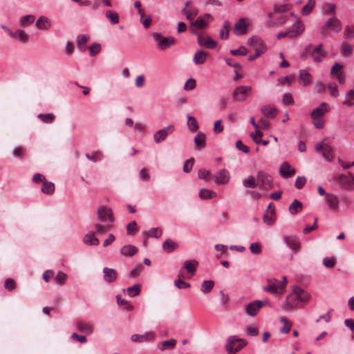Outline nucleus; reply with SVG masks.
<instances>
[{"label":"nucleus","instance_id":"obj_1","mask_svg":"<svg viewBox=\"0 0 354 354\" xmlns=\"http://www.w3.org/2000/svg\"><path fill=\"white\" fill-rule=\"evenodd\" d=\"M247 345V341L236 335L230 336L226 342L225 348L227 354H236Z\"/></svg>","mask_w":354,"mask_h":354},{"label":"nucleus","instance_id":"obj_2","mask_svg":"<svg viewBox=\"0 0 354 354\" xmlns=\"http://www.w3.org/2000/svg\"><path fill=\"white\" fill-rule=\"evenodd\" d=\"M248 46H252L254 48V54L259 57L266 50V45L261 38L257 36H252L247 41Z\"/></svg>","mask_w":354,"mask_h":354},{"label":"nucleus","instance_id":"obj_3","mask_svg":"<svg viewBox=\"0 0 354 354\" xmlns=\"http://www.w3.org/2000/svg\"><path fill=\"white\" fill-rule=\"evenodd\" d=\"M257 178L260 188L272 189L273 187L272 177L266 171H259Z\"/></svg>","mask_w":354,"mask_h":354},{"label":"nucleus","instance_id":"obj_4","mask_svg":"<svg viewBox=\"0 0 354 354\" xmlns=\"http://www.w3.org/2000/svg\"><path fill=\"white\" fill-rule=\"evenodd\" d=\"M252 91L250 86H240L236 87L232 93L233 99L236 101L243 102L249 96Z\"/></svg>","mask_w":354,"mask_h":354},{"label":"nucleus","instance_id":"obj_5","mask_svg":"<svg viewBox=\"0 0 354 354\" xmlns=\"http://www.w3.org/2000/svg\"><path fill=\"white\" fill-rule=\"evenodd\" d=\"M97 216L101 221H104L107 218L111 223L114 221L113 211L107 206H101L97 208Z\"/></svg>","mask_w":354,"mask_h":354},{"label":"nucleus","instance_id":"obj_6","mask_svg":"<svg viewBox=\"0 0 354 354\" xmlns=\"http://www.w3.org/2000/svg\"><path fill=\"white\" fill-rule=\"evenodd\" d=\"M268 285L263 288L264 291H267L273 294L281 295L283 293V286L278 283L276 279H268Z\"/></svg>","mask_w":354,"mask_h":354},{"label":"nucleus","instance_id":"obj_7","mask_svg":"<svg viewBox=\"0 0 354 354\" xmlns=\"http://www.w3.org/2000/svg\"><path fill=\"white\" fill-rule=\"evenodd\" d=\"M263 306V302L261 300H255L247 305L246 313L251 317L257 315L259 310Z\"/></svg>","mask_w":354,"mask_h":354},{"label":"nucleus","instance_id":"obj_8","mask_svg":"<svg viewBox=\"0 0 354 354\" xmlns=\"http://www.w3.org/2000/svg\"><path fill=\"white\" fill-rule=\"evenodd\" d=\"M288 30L290 32V38H295L304 32V26L301 21L298 20Z\"/></svg>","mask_w":354,"mask_h":354},{"label":"nucleus","instance_id":"obj_9","mask_svg":"<svg viewBox=\"0 0 354 354\" xmlns=\"http://www.w3.org/2000/svg\"><path fill=\"white\" fill-rule=\"evenodd\" d=\"M325 28H328L335 32H339L342 29V24L336 17H333L325 23Z\"/></svg>","mask_w":354,"mask_h":354},{"label":"nucleus","instance_id":"obj_10","mask_svg":"<svg viewBox=\"0 0 354 354\" xmlns=\"http://www.w3.org/2000/svg\"><path fill=\"white\" fill-rule=\"evenodd\" d=\"M155 335L153 332H147L143 335L133 334L131 337V339L133 342L141 343L153 339Z\"/></svg>","mask_w":354,"mask_h":354},{"label":"nucleus","instance_id":"obj_11","mask_svg":"<svg viewBox=\"0 0 354 354\" xmlns=\"http://www.w3.org/2000/svg\"><path fill=\"white\" fill-rule=\"evenodd\" d=\"M248 26L244 18H241L235 23L234 32L236 35H243L247 33Z\"/></svg>","mask_w":354,"mask_h":354},{"label":"nucleus","instance_id":"obj_12","mask_svg":"<svg viewBox=\"0 0 354 354\" xmlns=\"http://www.w3.org/2000/svg\"><path fill=\"white\" fill-rule=\"evenodd\" d=\"M284 241L286 243V245L294 252H297L300 250V243L299 241V239L295 236H286L284 238Z\"/></svg>","mask_w":354,"mask_h":354},{"label":"nucleus","instance_id":"obj_13","mask_svg":"<svg viewBox=\"0 0 354 354\" xmlns=\"http://www.w3.org/2000/svg\"><path fill=\"white\" fill-rule=\"evenodd\" d=\"M261 113L266 118L272 119L276 117L278 110L273 105L266 104L262 106Z\"/></svg>","mask_w":354,"mask_h":354},{"label":"nucleus","instance_id":"obj_14","mask_svg":"<svg viewBox=\"0 0 354 354\" xmlns=\"http://www.w3.org/2000/svg\"><path fill=\"white\" fill-rule=\"evenodd\" d=\"M279 173L283 178H290L295 175V169L292 168L288 162H284L281 165Z\"/></svg>","mask_w":354,"mask_h":354},{"label":"nucleus","instance_id":"obj_15","mask_svg":"<svg viewBox=\"0 0 354 354\" xmlns=\"http://www.w3.org/2000/svg\"><path fill=\"white\" fill-rule=\"evenodd\" d=\"M299 84L304 86L313 82V77L306 70H300L299 74Z\"/></svg>","mask_w":354,"mask_h":354},{"label":"nucleus","instance_id":"obj_16","mask_svg":"<svg viewBox=\"0 0 354 354\" xmlns=\"http://www.w3.org/2000/svg\"><path fill=\"white\" fill-rule=\"evenodd\" d=\"M207 26V22L205 21V19L202 16H199L196 21L191 22V32L193 34L198 35V32L194 28H205Z\"/></svg>","mask_w":354,"mask_h":354},{"label":"nucleus","instance_id":"obj_17","mask_svg":"<svg viewBox=\"0 0 354 354\" xmlns=\"http://www.w3.org/2000/svg\"><path fill=\"white\" fill-rule=\"evenodd\" d=\"M104 280L108 283H112L117 279L118 272L115 270L109 268L103 269Z\"/></svg>","mask_w":354,"mask_h":354},{"label":"nucleus","instance_id":"obj_18","mask_svg":"<svg viewBox=\"0 0 354 354\" xmlns=\"http://www.w3.org/2000/svg\"><path fill=\"white\" fill-rule=\"evenodd\" d=\"M215 183L218 185L226 183L229 180L228 172L225 169H221L214 176Z\"/></svg>","mask_w":354,"mask_h":354},{"label":"nucleus","instance_id":"obj_19","mask_svg":"<svg viewBox=\"0 0 354 354\" xmlns=\"http://www.w3.org/2000/svg\"><path fill=\"white\" fill-rule=\"evenodd\" d=\"M176 43V39L173 37H163L158 43V46L161 50H165Z\"/></svg>","mask_w":354,"mask_h":354},{"label":"nucleus","instance_id":"obj_20","mask_svg":"<svg viewBox=\"0 0 354 354\" xmlns=\"http://www.w3.org/2000/svg\"><path fill=\"white\" fill-rule=\"evenodd\" d=\"M138 252V249L132 245H126L120 249L121 254L126 257H132Z\"/></svg>","mask_w":354,"mask_h":354},{"label":"nucleus","instance_id":"obj_21","mask_svg":"<svg viewBox=\"0 0 354 354\" xmlns=\"http://www.w3.org/2000/svg\"><path fill=\"white\" fill-rule=\"evenodd\" d=\"M326 106L327 104L326 102H322L319 106L316 107L312 111L311 118H322V116L328 111Z\"/></svg>","mask_w":354,"mask_h":354},{"label":"nucleus","instance_id":"obj_22","mask_svg":"<svg viewBox=\"0 0 354 354\" xmlns=\"http://www.w3.org/2000/svg\"><path fill=\"white\" fill-rule=\"evenodd\" d=\"M173 128L174 127L171 125L157 131L153 136L156 142L159 143L160 142L163 141L168 134V130L173 129Z\"/></svg>","mask_w":354,"mask_h":354},{"label":"nucleus","instance_id":"obj_23","mask_svg":"<svg viewBox=\"0 0 354 354\" xmlns=\"http://www.w3.org/2000/svg\"><path fill=\"white\" fill-rule=\"evenodd\" d=\"M334 180L340 183L345 189H351V180L347 178V176L344 174H341L337 177L334 178Z\"/></svg>","mask_w":354,"mask_h":354},{"label":"nucleus","instance_id":"obj_24","mask_svg":"<svg viewBox=\"0 0 354 354\" xmlns=\"http://www.w3.org/2000/svg\"><path fill=\"white\" fill-rule=\"evenodd\" d=\"M36 26L41 30H48L50 27V22L46 17H40L36 21Z\"/></svg>","mask_w":354,"mask_h":354},{"label":"nucleus","instance_id":"obj_25","mask_svg":"<svg viewBox=\"0 0 354 354\" xmlns=\"http://www.w3.org/2000/svg\"><path fill=\"white\" fill-rule=\"evenodd\" d=\"M178 246V243L170 239H167L162 244L163 250L168 253L174 251Z\"/></svg>","mask_w":354,"mask_h":354},{"label":"nucleus","instance_id":"obj_26","mask_svg":"<svg viewBox=\"0 0 354 354\" xmlns=\"http://www.w3.org/2000/svg\"><path fill=\"white\" fill-rule=\"evenodd\" d=\"M195 145L201 148H204L206 146V136L205 135L199 131L194 137Z\"/></svg>","mask_w":354,"mask_h":354},{"label":"nucleus","instance_id":"obj_27","mask_svg":"<svg viewBox=\"0 0 354 354\" xmlns=\"http://www.w3.org/2000/svg\"><path fill=\"white\" fill-rule=\"evenodd\" d=\"M326 202L328 207L332 209H336L339 205V200L337 197L333 194H326Z\"/></svg>","mask_w":354,"mask_h":354},{"label":"nucleus","instance_id":"obj_28","mask_svg":"<svg viewBox=\"0 0 354 354\" xmlns=\"http://www.w3.org/2000/svg\"><path fill=\"white\" fill-rule=\"evenodd\" d=\"M302 203L297 199H295L289 207V212L291 214L295 215L302 210Z\"/></svg>","mask_w":354,"mask_h":354},{"label":"nucleus","instance_id":"obj_29","mask_svg":"<svg viewBox=\"0 0 354 354\" xmlns=\"http://www.w3.org/2000/svg\"><path fill=\"white\" fill-rule=\"evenodd\" d=\"M207 54L203 50H198L196 52L194 57V62L196 64H203L206 61Z\"/></svg>","mask_w":354,"mask_h":354},{"label":"nucleus","instance_id":"obj_30","mask_svg":"<svg viewBox=\"0 0 354 354\" xmlns=\"http://www.w3.org/2000/svg\"><path fill=\"white\" fill-rule=\"evenodd\" d=\"M198 261L195 259L187 260L184 263V268L187 270L188 272L194 274L196 272V267L198 266Z\"/></svg>","mask_w":354,"mask_h":354},{"label":"nucleus","instance_id":"obj_31","mask_svg":"<svg viewBox=\"0 0 354 354\" xmlns=\"http://www.w3.org/2000/svg\"><path fill=\"white\" fill-rule=\"evenodd\" d=\"M55 189V187L53 183L45 180L43 183L41 190L44 194H52L54 193Z\"/></svg>","mask_w":354,"mask_h":354},{"label":"nucleus","instance_id":"obj_32","mask_svg":"<svg viewBox=\"0 0 354 354\" xmlns=\"http://www.w3.org/2000/svg\"><path fill=\"white\" fill-rule=\"evenodd\" d=\"M243 185L244 187L249 188L259 187V183L256 181V179L253 176H249L248 178L243 180Z\"/></svg>","mask_w":354,"mask_h":354},{"label":"nucleus","instance_id":"obj_33","mask_svg":"<svg viewBox=\"0 0 354 354\" xmlns=\"http://www.w3.org/2000/svg\"><path fill=\"white\" fill-rule=\"evenodd\" d=\"M140 288H141L140 284L136 283L131 287L127 288V292L130 297H133L137 296L140 294V290H141Z\"/></svg>","mask_w":354,"mask_h":354},{"label":"nucleus","instance_id":"obj_34","mask_svg":"<svg viewBox=\"0 0 354 354\" xmlns=\"http://www.w3.org/2000/svg\"><path fill=\"white\" fill-rule=\"evenodd\" d=\"M315 0H308L307 3L302 8L301 14L304 16L308 15L310 13L313 8L315 7Z\"/></svg>","mask_w":354,"mask_h":354},{"label":"nucleus","instance_id":"obj_35","mask_svg":"<svg viewBox=\"0 0 354 354\" xmlns=\"http://www.w3.org/2000/svg\"><path fill=\"white\" fill-rule=\"evenodd\" d=\"M84 243L86 244L93 245H97L99 244V240L98 239L95 238L94 236V234L92 232H90L84 236Z\"/></svg>","mask_w":354,"mask_h":354},{"label":"nucleus","instance_id":"obj_36","mask_svg":"<svg viewBox=\"0 0 354 354\" xmlns=\"http://www.w3.org/2000/svg\"><path fill=\"white\" fill-rule=\"evenodd\" d=\"M343 104L348 106L354 105V89L349 90L346 93V99Z\"/></svg>","mask_w":354,"mask_h":354},{"label":"nucleus","instance_id":"obj_37","mask_svg":"<svg viewBox=\"0 0 354 354\" xmlns=\"http://www.w3.org/2000/svg\"><path fill=\"white\" fill-rule=\"evenodd\" d=\"M214 286V282L212 280L204 281L201 286V291L203 293L209 292Z\"/></svg>","mask_w":354,"mask_h":354},{"label":"nucleus","instance_id":"obj_38","mask_svg":"<svg viewBox=\"0 0 354 354\" xmlns=\"http://www.w3.org/2000/svg\"><path fill=\"white\" fill-rule=\"evenodd\" d=\"M215 196L216 193L214 192L206 189H201L199 192V196L202 199L212 198Z\"/></svg>","mask_w":354,"mask_h":354},{"label":"nucleus","instance_id":"obj_39","mask_svg":"<svg viewBox=\"0 0 354 354\" xmlns=\"http://www.w3.org/2000/svg\"><path fill=\"white\" fill-rule=\"evenodd\" d=\"M230 23L226 21L224 22L223 28L220 30V37L222 39H227L229 37Z\"/></svg>","mask_w":354,"mask_h":354},{"label":"nucleus","instance_id":"obj_40","mask_svg":"<svg viewBox=\"0 0 354 354\" xmlns=\"http://www.w3.org/2000/svg\"><path fill=\"white\" fill-rule=\"evenodd\" d=\"M280 321L283 324V326L281 328L280 331L282 333H288L290 331L292 324L288 322L285 317H281Z\"/></svg>","mask_w":354,"mask_h":354},{"label":"nucleus","instance_id":"obj_41","mask_svg":"<svg viewBox=\"0 0 354 354\" xmlns=\"http://www.w3.org/2000/svg\"><path fill=\"white\" fill-rule=\"evenodd\" d=\"M176 340L174 339H171L169 340H165L161 342L162 346L160 348L163 351L166 348L172 349L176 346Z\"/></svg>","mask_w":354,"mask_h":354},{"label":"nucleus","instance_id":"obj_42","mask_svg":"<svg viewBox=\"0 0 354 354\" xmlns=\"http://www.w3.org/2000/svg\"><path fill=\"white\" fill-rule=\"evenodd\" d=\"M187 126L190 131H196L198 129V124L196 118L188 115Z\"/></svg>","mask_w":354,"mask_h":354},{"label":"nucleus","instance_id":"obj_43","mask_svg":"<svg viewBox=\"0 0 354 354\" xmlns=\"http://www.w3.org/2000/svg\"><path fill=\"white\" fill-rule=\"evenodd\" d=\"M106 16L113 24H116L119 22V16L118 13L114 11L108 10L106 12Z\"/></svg>","mask_w":354,"mask_h":354},{"label":"nucleus","instance_id":"obj_44","mask_svg":"<svg viewBox=\"0 0 354 354\" xmlns=\"http://www.w3.org/2000/svg\"><path fill=\"white\" fill-rule=\"evenodd\" d=\"M217 46V42L214 41L209 36L205 37L202 46L209 49H213Z\"/></svg>","mask_w":354,"mask_h":354},{"label":"nucleus","instance_id":"obj_45","mask_svg":"<svg viewBox=\"0 0 354 354\" xmlns=\"http://www.w3.org/2000/svg\"><path fill=\"white\" fill-rule=\"evenodd\" d=\"M66 279H67L66 274H65L61 271L57 272V274L55 278V282L60 286L64 285L66 283Z\"/></svg>","mask_w":354,"mask_h":354},{"label":"nucleus","instance_id":"obj_46","mask_svg":"<svg viewBox=\"0 0 354 354\" xmlns=\"http://www.w3.org/2000/svg\"><path fill=\"white\" fill-rule=\"evenodd\" d=\"M138 230L137 223L135 221H131L127 225V233L129 235L135 234Z\"/></svg>","mask_w":354,"mask_h":354},{"label":"nucleus","instance_id":"obj_47","mask_svg":"<svg viewBox=\"0 0 354 354\" xmlns=\"http://www.w3.org/2000/svg\"><path fill=\"white\" fill-rule=\"evenodd\" d=\"M322 155L326 160L331 161L333 158L332 148L328 145H325Z\"/></svg>","mask_w":354,"mask_h":354},{"label":"nucleus","instance_id":"obj_48","mask_svg":"<svg viewBox=\"0 0 354 354\" xmlns=\"http://www.w3.org/2000/svg\"><path fill=\"white\" fill-rule=\"evenodd\" d=\"M117 303L119 306H123L127 310H131L133 306L126 300L121 298L120 295L116 296Z\"/></svg>","mask_w":354,"mask_h":354},{"label":"nucleus","instance_id":"obj_49","mask_svg":"<svg viewBox=\"0 0 354 354\" xmlns=\"http://www.w3.org/2000/svg\"><path fill=\"white\" fill-rule=\"evenodd\" d=\"M90 37L88 35H79L77 39V45L78 48L82 49V47L88 41Z\"/></svg>","mask_w":354,"mask_h":354},{"label":"nucleus","instance_id":"obj_50","mask_svg":"<svg viewBox=\"0 0 354 354\" xmlns=\"http://www.w3.org/2000/svg\"><path fill=\"white\" fill-rule=\"evenodd\" d=\"M88 49L90 55L94 57L101 51V45L98 43H93L89 46Z\"/></svg>","mask_w":354,"mask_h":354},{"label":"nucleus","instance_id":"obj_51","mask_svg":"<svg viewBox=\"0 0 354 354\" xmlns=\"http://www.w3.org/2000/svg\"><path fill=\"white\" fill-rule=\"evenodd\" d=\"M38 118L41 119L43 122L51 123L55 120V115L52 113L43 114L40 113Z\"/></svg>","mask_w":354,"mask_h":354},{"label":"nucleus","instance_id":"obj_52","mask_svg":"<svg viewBox=\"0 0 354 354\" xmlns=\"http://www.w3.org/2000/svg\"><path fill=\"white\" fill-rule=\"evenodd\" d=\"M295 80L294 75H290V76H286L283 77H280L278 79V82L281 85L287 84L288 86H290L292 84V82Z\"/></svg>","mask_w":354,"mask_h":354},{"label":"nucleus","instance_id":"obj_53","mask_svg":"<svg viewBox=\"0 0 354 354\" xmlns=\"http://www.w3.org/2000/svg\"><path fill=\"white\" fill-rule=\"evenodd\" d=\"M353 50V46L348 44H344L342 46L341 52L344 56H349Z\"/></svg>","mask_w":354,"mask_h":354},{"label":"nucleus","instance_id":"obj_54","mask_svg":"<svg viewBox=\"0 0 354 354\" xmlns=\"http://www.w3.org/2000/svg\"><path fill=\"white\" fill-rule=\"evenodd\" d=\"M248 53V50L243 46H241L239 49L230 50V53L234 56H237V55H243H243H247Z\"/></svg>","mask_w":354,"mask_h":354},{"label":"nucleus","instance_id":"obj_55","mask_svg":"<svg viewBox=\"0 0 354 354\" xmlns=\"http://www.w3.org/2000/svg\"><path fill=\"white\" fill-rule=\"evenodd\" d=\"M250 136L255 143L260 144L261 137L263 136V132L256 129L250 134Z\"/></svg>","mask_w":354,"mask_h":354},{"label":"nucleus","instance_id":"obj_56","mask_svg":"<svg viewBox=\"0 0 354 354\" xmlns=\"http://www.w3.org/2000/svg\"><path fill=\"white\" fill-rule=\"evenodd\" d=\"M140 21L145 28H149L151 24V17L150 15H145L141 13Z\"/></svg>","mask_w":354,"mask_h":354},{"label":"nucleus","instance_id":"obj_57","mask_svg":"<svg viewBox=\"0 0 354 354\" xmlns=\"http://www.w3.org/2000/svg\"><path fill=\"white\" fill-rule=\"evenodd\" d=\"M35 17L33 15H26L21 19L20 23L22 26H26L33 23Z\"/></svg>","mask_w":354,"mask_h":354},{"label":"nucleus","instance_id":"obj_58","mask_svg":"<svg viewBox=\"0 0 354 354\" xmlns=\"http://www.w3.org/2000/svg\"><path fill=\"white\" fill-rule=\"evenodd\" d=\"M250 249L251 252L254 254H259L261 252V246L258 242L251 243Z\"/></svg>","mask_w":354,"mask_h":354},{"label":"nucleus","instance_id":"obj_59","mask_svg":"<svg viewBox=\"0 0 354 354\" xmlns=\"http://www.w3.org/2000/svg\"><path fill=\"white\" fill-rule=\"evenodd\" d=\"M282 102L284 105H289L293 104L292 95L290 93H286L282 97Z\"/></svg>","mask_w":354,"mask_h":354},{"label":"nucleus","instance_id":"obj_60","mask_svg":"<svg viewBox=\"0 0 354 354\" xmlns=\"http://www.w3.org/2000/svg\"><path fill=\"white\" fill-rule=\"evenodd\" d=\"M313 123L317 129H322L324 127V120L322 118H312Z\"/></svg>","mask_w":354,"mask_h":354},{"label":"nucleus","instance_id":"obj_61","mask_svg":"<svg viewBox=\"0 0 354 354\" xmlns=\"http://www.w3.org/2000/svg\"><path fill=\"white\" fill-rule=\"evenodd\" d=\"M162 234V230H159L158 228H151L150 229L147 233V235L150 237H155L158 238Z\"/></svg>","mask_w":354,"mask_h":354},{"label":"nucleus","instance_id":"obj_62","mask_svg":"<svg viewBox=\"0 0 354 354\" xmlns=\"http://www.w3.org/2000/svg\"><path fill=\"white\" fill-rule=\"evenodd\" d=\"M174 284L179 289L187 288L190 287L189 283L182 281L180 277L174 281Z\"/></svg>","mask_w":354,"mask_h":354},{"label":"nucleus","instance_id":"obj_63","mask_svg":"<svg viewBox=\"0 0 354 354\" xmlns=\"http://www.w3.org/2000/svg\"><path fill=\"white\" fill-rule=\"evenodd\" d=\"M194 162V158H191L189 160H187L183 166V171L185 173H189L192 170V165Z\"/></svg>","mask_w":354,"mask_h":354},{"label":"nucleus","instance_id":"obj_64","mask_svg":"<svg viewBox=\"0 0 354 354\" xmlns=\"http://www.w3.org/2000/svg\"><path fill=\"white\" fill-rule=\"evenodd\" d=\"M344 37L346 39L354 38V26H347L344 30Z\"/></svg>","mask_w":354,"mask_h":354}]
</instances>
